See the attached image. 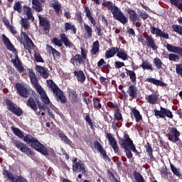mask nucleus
I'll return each mask as SVG.
<instances>
[{
	"instance_id": "15",
	"label": "nucleus",
	"mask_w": 182,
	"mask_h": 182,
	"mask_svg": "<svg viewBox=\"0 0 182 182\" xmlns=\"http://www.w3.org/2000/svg\"><path fill=\"white\" fill-rule=\"evenodd\" d=\"M106 137L108 139L109 144L113 149L114 154H117V155H119V146L117 144L116 139L112 136L111 133L109 132L106 134Z\"/></svg>"
},
{
	"instance_id": "9",
	"label": "nucleus",
	"mask_w": 182,
	"mask_h": 182,
	"mask_svg": "<svg viewBox=\"0 0 182 182\" xmlns=\"http://www.w3.org/2000/svg\"><path fill=\"white\" fill-rule=\"evenodd\" d=\"M5 102L7 106V109L15 115L20 117L23 114V109L20 107H18V105L10 99H6Z\"/></svg>"
},
{
	"instance_id": "29",
	"label": "nucleus",
	"mask_w": 182,
	"mask_h": 182,
	"mask_svg": "<svg viewBox=\"0 0 182 182\" xmlns=\"http://www.w3.org/2000/svg\"><path fill=\"white\" fill-rule=\"evenodd\" d=\"M85 62V60H82L81 55L80 54H75L71 60H70V63H72L73 65H77V63L79 65H81Z\"/></svg>"
},
{
	"instance_id": "30",
	"label": "nucleus",
	"mask_w": 182,
	"mask_h": 182,
	"mask_svg": "<svg viewBox=\"0 0 182 182\" xmlns=\"http://www.w3.org/2000/svg\"><path fill=\"white\" fill-rule=\"evenodd\" d=\"M144 149L147 153L148 157L150 158L151 160H154V155H153V147H151V144L149 141L144 145Z\"/></svg>"
},
{
	"instance_id": "58",
	"label": "nucleus",
	"mask_w": 182,
	"mask_h": 182,
	"mask_svg": "<svg viewBox=\"0 0 182 182\" xmlns=\"http://www.w3.org/2000/svg\"><path fill=\"white\" fill-rule=\"evenodd\" d=\"M94 147L95 149H97L100 153L105 149L98 141H94Z\"/></svg>"
},
{
	"instance_id": "4",
	"label": "nucleus",
	"mask_w": 182,
	"mask_h": 182,
	"mask_svg": "<svg viewBox=\"0 0 182 182\" xmlns=\"http://www.w3.org/2000/svg\"><path fill=\"white\" fill-rule=\"evenodd\" d=\"M105 6L111 11L114 19L119 21L122 24H126L128 22L127 18L123 14L117 6L112 4V1H107Z\"/></svg>"
},
{
	"instance_id": "43",
	"label": "nucleus",
	"mask_w": 182,
	"mask_h": 182,
	"mask_svg": "<svg viewBox=\"0 0 182 182\" xmlns=\"http://www.w3.org/2000/svg\"><path fill=\"white\" fill-rule=\"evenodd\" d=\"M93 107L95 109L100 110L102 108V104L100 102V98L97 97H93Z\"/></svg>"
},
{
	"instance_id": "45",
	"label": "nucleus",
	"mask_w": 182,
	"mask_h": 182,
	"mask_svg": "<svg viewBox=\"0 0 182 182\" xmlns=\"http://www.w3.org/2000/svg\"><path fill=\"white\" fill-rule=\"evenodd\" d=\"M65 31L67 32L68 31H73L74 34L77 32V28L75 25H72L70 23H65Z\"/></svg>"
},
{
	"instance_id": "28",
	"label": "nucleus",
	"mask_w": 182,
	"mask_h": 182,
	"mask_svg": "<svg viewBox=\"0 0 182 182\" xmlns=\"http://www.w3.org/2000/svg\"><path fill=\"white\" fill-rule=\"evenodd\" d=\"M125 70H126V74L129 77L131 82L134 85H136L137 84V77L136 75V73H134V71H133L132 70H127V68H125Z\"/></svg>"
},
{
	"instance_id": "24",
	"label": "nucleus",
	"mask_w": 182,
	"mask_h": 182,
	"mask_svg": "<svg viewBox=\"0 0 182 182\" xmlns=\"http://www.w3.org/2000/svg\"><path fill=\"white\" fill-rule=\"evenodd\" d=\"M60 37L62 40V43H63L66 48H72L75 47L74 44H73V43L70 41L69 38L67 37L65 33H62L61 34H60Z\"/></svg>"
},
{
	"instance_id": "48",
	"label": "nucleus",
	"mask_w": 182,
	"mask_h": 182,
	"mask_svg": "<svg viewBox=\"0 0 182 182\" xmlns=\"http://www.w3.org/2000/svg\"><path fill=\"white\" fill-rule=\"evenodd\" d=\"M161 175L164 176V178L168 177V176L173 175V173L167 169V166L161 168Z\"/></svg>"
},
{
	"instance_id": "31",
	"label": "nucleus",
	"mask_w": 182,
	"mask_h": 182,
	"mask_svg": "<svg viewBox=\"0 0 182 182\" xmlns=\"http://www.w3.org/2000/svg\"><path fill=\"white\" fill-rule=\"evenodd\" d=\"M146 100L151 105H156L157 104V101L159 100V96L155 93H152L146 97Z\"/></svg>"
},
{
	"instance_id": "33",
	"label": "nucleus",
	"mask_w": 182,
	"mask_h": 182,
	"mask_svg": "<svg viewBox=\"0 0 182 182\" xmlns=\"http://www.w3.org/2000/svg\"><path fill=\"white\" fill-rule=\"evenodd\" d=\"M84 11L85 12V16L90 21V22L95 26L96 25V21L95 19L92 16L91 11H90L89 8L87 6H85L84 8Z\"/></svg>"
},
{
	"instance_id": "2",
	"label": "nucleus",
	"mask_w": 182,
	"mask_h": 182,
	"mask_svg": "<svg viewBox=\"0 0 182 182\" xmlns=\"http://www.w3.org/2000/svg\"><path fill=\"white\" fill-rule=\"evenodd\" d=\"M118 139L119 144L121 148L124 149L128 159L133 158V153L136 156L140 155V151H137L136 145L133 142V139L129 137V135L127 133H124L123 137H119Z\"/></svg>"
},
{
	"instance_id": "39",
	"label": "nucleus",
	"mask_w": 182,
	"mask_h": 182,
	"mask_svg": "<svg viewBox=\"0 0 182 182\" xmlns=\"http://www.w3.org/2000/svg\"><path fill=\"white\" fill-rule=\"evenodd\" d=\"M140 67H141L144 70H154L153 65L152 64H151V63H149V60H145L144 61H142V64H141Z\"/></svg>"
},
{
	"instance_id": "41",
	"label": "nucleus",
	"mask_w": 182,
	"mask_h": 182,
	"mask_svg": "<svg viewBox=\"0 0 182 182\" xmlns=\"http://www.w3.org/2000/svg\"><path fill=\"white\" fill-rule=\"evenodd\" d=\"M114 119L115 121H117L118 122H124V118L120 112V109L119 108L118 109L114 110Z\"/></svg>"
},
{
	"instance_id": "19",
	"label": "nucleus",
	"mask_w": 182,
	"mask_h": 182,
	"mask_svg": "<svg viewBox=\"0 0 182 182\" xmlns=\"http://www.w3.org/2000/svg\"><path fill=\"white\" fill-rule=\"evenodd\" d=\"M127 14H129V19L130 22H132L133 24L140 21V18L139 17V15H137L136 11H134L133 9H128Z\"/></svg>"
},
{
	"instance_id": "54",
	"label": "nucleus",
	"mask_w": 182,
	"mask_h": 182,
	"mask_svg": "<svg viewBox=\"0 0 182 182\" xmlns=\"http://www.w3.org/2000/svg\"><path fill=\"white\" fill-rule=\"evenodd\" d=\"M21 25L22 28H23L25 30H27L30 26V23L28 19L22 18L21 21Z\"/></svg>"
},
{
	"instance_id": "3",
	"label": "nucleus",
	"mask_w": 182,
	"mask_h": 182,
	"mask_svg": "<svg viewBox=\"0 0 182 182\" xmlns=\"http://www.w3.org/2000/svg\"><path fill=\"white\" fill-rule=\"evenodd\" d=\"M27 71L28 72V76L31 80V84L34 86L36 91L39 93L41 95V97L43 102L46 105H49L50 100L48 97V95L45 91V90L41 87L40 84H38V78L33 72V70L32 68H28Z\"/></svg>"
},
{
	"instance_id": "18",
	"label": "nucleus",
	"mask_w": 182,
	"mask_h": 182,
	"mask_svg": "<svg viewBox=\"0 0 182 182\" xmlns=\"http://www.w3.org/2000/svg\"><path fill=\"white\" fill-rule=\"evenodd\" d=\"M166 49L168 52L176 53L180 55L181 58H182V48L181 47H177L176 46H172V44L167 43Z\"/></svg>"
},
{
	"instance_id": "63",
	"label": "nucleus",
	"mask_w": 182,
	"mask_h": 182,
	"mask_svg": "<svg viewBox=\"0 0 182 182\" xmlns=\"http://www.w3.org/2000/svg\"><path fill=\"white\" fill-rule=\"evenodd\" d=\"M35 59L38 63H44V60L42 58L41 54H39V53H35L34 55Z\"/></svg>"
},
{
	"instance_id": "60",
	"label": "nucleus",
	"mask_w": 182,
	"mask_h": 182,
	"mask_svg": "<svg viewBox=\"0 0 182 182\" xmlns=\"http://www.w3.org/2000/svg\"><path fill=\"white\" fill-rule=\"evenodd\" d=\"M176 74L182 78V65L181 64L176 65Z\"/></svg>"
},
{
	"instance_id": "14",
	"label": "nucleus",
	"mask_w": 182,
	"mask_h": 182,
	"mask_svg": "<svg viewBox=\"0 0 182 182\" xmlns=\"http://www.w3.org/2000/svg\"><path fill=\"white\" fill-rule=\"evenodd\" d=\"M39 18V25L41 26L45 31V33H49L50 30V23L46 17H42L41 16H38Z\"/></svg>"
},
{
	"instance_id": "25",
	"label": "nucleus",
	"mask_w": 182,
	"mask_h": 182,
	"mask_svg": "<svg viewBox=\"0 0 182 182\" xmlns=\"http://www.w3.org/2000/svg\"><path fill=\"white\" fill-rule=\"evenodd\" d=\"M145 81L149 83H152L156 86H159L162 87H167V84H166V82H163V81H160V80H157L156 78H146Z\"/></svg>"
},
{
	"instance_id": "35",
	"label": "nucleus",
	"mask_w": 182,
	"mask_h": 182,
	"mask_svg": "<svg viewBox=\"0 0 182 182\" xmlns=\"http://www.w3.org/2000/svg\"><path fill=\"white\" fill-rule=\"evenodd\" d=\"M84 29H85V37L89 39L91 38L92 36V28L87 24L84 23Z\"/></svg>"
},
{
	"instance_id": "64",
	"label": "nucleus",
	"mask_w": 182,
	"mask_h": 182,
	"mask_svg": "<svg viewBox=\"0 0 182 182\" xmlns=\"http://www.w3.org/2000/svg\"><path fill=\"white\" fill-rule=\"evenodd\" d=\"M14 11H16L18 13H20L21 11L22 6H21V4L19 1H18L15 4V5L14 6Z\"/></svg>"
},
{
	"instance_id": "51",
	"label": "nucleus",
	"mask_w": 182,
	"mask_h": 182,
	"mask_svg": "<svg viewBox=\"0 0 182 182\" xmlns=\"http://www.w3.org/2000/svg\"><path fill=\"white\" fill-rule=\"evenodd\" d=\"M58 160H60V162H58V166H60L65 170L70 171V168L68 166L67 164L65 161H63L60 156L58 157Z\"/></svg>"
},
{
	"instance_id": "53",
	"label": "nucleus",
	"mask_w": 182,
	"mask_h": 182,
	"mask_svg": "<svg viewBox=\"0 0 182 182\" xmlns=\"http://www.w3.org/2000/svg\"><path fill=\"white\" fill-rule=\"evenodd\" d=\"M172 29L174 32H176L179 35L182 36V26L180 25H173Z\"/></svg>"
},
{
	"instance_id": "42",
	"label": "nucleus",
	"mask_w": 182,
	"mask_h": 182,
	"mask_svg": "<svg viewBox=\"0 0 182 182\" xmlns=\"http://www.w3.org/2000/svg\"><path fill=\"white\" fill-rule=\"evenodd\" d=\"M47 47L48 48V50L50 51H51V53L53 54V59L59 60L60 58V53H59V51H58V50H55V48H53V47H52V46H47Z\"/></svg>"
},
{
	"instance_id": "59",
	"label": "nucleus",
	"mask_w": 182,
	"mask_h": 182,
	"mask_svg": "<svg viewBox=\"0 0 182 182\" xmlns=\"http://www.w3.org/2000/svg\"><path fill=\"white\" fill-rule=\"evenodd\" d=\"M85 120L89 124V126L90 127V129H93V128H94L93 122H92L91 117L89 114H87L85 116Z\"/></svg>"
},
{
	"instance_id": "52",
	"label": "nucleus",
	"mask_w": 182,
	"mask_h": 182,
	"mask_svg": "<svg viewBox=\"0 0 182 182\" xmlns=\"http://www.w3.org/2000/svg\"><path fill=\"white\" fill-rule=\"evenodd\" d=\"M171 171L173 172V175L176 176L178 177L179 178H181V173H180V170L176 168L173 164H171Z\"/></svg>"
},
{
	"instance_id": "46",
	"label": "nucleus",
	"mask_w": 182,
	"mask_h": 182,
	"mask_svg": "<svg viewBox=\"0 0 182 182\" xmlns=\"http://www.w3.org/2000/svg\"><path fill=\"white\" fill-rule=\"evenodd\" d=\"M99 50H100V43H99V41H95L92 44L91 53L93 55H95L99 52Z\"/></svg>"
},
{
	"instance_id": "44",
	"label": "nucleus",
	"mask_w": 182,
	"mask_h": 182,
	"mask_svg": "<svg viewBox=\"0 0 182 182\" xmlns=\"http://www.w3.org/2000/svg\"><path fill=\"white\" fill-rule=\"evenodd\" d=\"M59 137L62 139L63 141H64L65 144L69 146L73 145V141L64 133L59 134Z\"/></svg>"
},
{
	"instance_id": "8",
	"label": "nucleus",
	"mask_w": 182,
	"mask_h": 182,
	"mask_svg": "<svg viewBox=\"0 0 182 182\" xmlns=\"http://www.w3.org/2000/svg\"><path fill=\"white\" fill-rule=\"evenodd\" d=\"M154 116L157 119H165L166 117L173 119V117H174L173 112H171L170 109L164 107L163 106L160 107V110L154 109Z\"/></svg>"
},
{
	"instance_id": "27",
	"label": "nucleus",
	"mask_w": 182,
	"mask_h": 182,
	"mask_svg": "<svg viewBox=\"0 0 182 182\" xmlns=\"http://www.w3.org/2000/svg\"><path fill=\"white\" fill-rule=\"evenodd\" d=\"M73 74L76 77L77 82L80 83H84V82L85 81L86 77L83 71H82V70H79L78 71H74Z\"/></svg>"
},
{
	"instance_id": "1",
	"label": "nucleus",
	"mask_w": 182,
	"mask_h": 182,
	"mask_svg": "<svg viewBox=\"0 0 182 182\" xmlns=\"http://www.w3.org/2000/svg\"><path fill=\"white\" fill-rule=\"evenodd\" d=\"M11 129L16 136L21 139L23 138V141L26 142L33 149L36 150L45 156H48L49 155L48 148L44 144L41 143L37 137L33 136L30 134H27L24 136L21 129L17 127H12Z\"/></svg>"
},
{
	"instance_id": "62",
	"label": "nucleus",
	"mask_w": 182,
	"mask_h": 182,
	"mask_svg": "<svg viewBox=\"0 0 182 182\" xmlns=\"http://www.w3.org/2000/svg\"><path fill=\"white\" fill-rule=\"evenodd\" d=\"M107 105L109 108L114 109V111L119 108L117 104L115 105L112 102H107Z\"/></svg>"
},
{
	"instance_id": "5",
	"label": "nucleus",
	"mask_w": 182,
	"mask_h": 182,
	"mask_svg": "<svg viewBox=\"0 0 182 182\" xmlns=\"http://www.w3.org/2000/svg\"><path fill=\"white\" fill-rule=\"evenodd\" d=\"M47 84L55 95V97L57 99V101L60 102L61 104H65L67 102V98L64 95L62 90L58 87V85H56L53 80H47Z\"/></svg>"
},
{
	"instance_id": "12",
	"label": "nucleus",
	"mask_w": 182,
	"mask_h": 182,
	"mask_svg": "<svg viewBox=\"0 0 182 182\" xmlns=\"http://www.w3.org/2000/svg\"><path fill=\"white\" fill-rule=\"evenodd\" d=\"M15 88L20 97L23 98H28L29 97L28 90L23 85L21 84V82H16L15 84Z\"/></svg>"
},
{
	"instance_id": "16",
	"label": "nucleus",
	"mask_w": 182,
	"mask_h": 182,
	"mask_svg": "<svg viewBox=\"0 0 182 182\" xmlns=\"http://www.w3.org/2000/svg\"><path fill=\"white\" fill-rule=\"evenodd\" d=\"M127 92L132 99H136L139 95V88L136 86V84L130 85Z\"/></svg>"
},
{
	"instance_id": "37",
	"label": "nucleus",
	"mask_w": 182,
	"mask_h": 182,
	"mask_svg": "<svg viewBox=\"0 0 182 182\" xmlns=\"http://www.w3.org/2000/svg\"><path fill=\"white\" fill-rule=\"evenodd\" d=\"M117 56L122 60H126L128 58L127 53L124 48H121V50L117 48Z\"/></svg>"
},
{
	"instance_id": "13",
	"label": "nucleus",
	"mask_w": 182,
	"mask_h": 182,
	"mask_svg": "<svg viewBox=\"0 0 182 182\" xmlns=\"http://www.w3.org/2000/svg\"><path fill=\"white\" fill-rule=\"evenodd\" d=\"M144 38H145V44L148 48H151L153 50H157L159 46H156V41L153 38V36L150 34H144Z\"/></svg>"
},
{
	"instance_id": "26",
	"label": "nucleus",
	"mask_w": 182,
	"mask_h": 182,
	"mask_svg": "<svg viewBox=\"0 0 182 182\" xmlns=\"http://www.w3.org/2000/svg\"><path fill=\"white\" fill-rule=\"evenodd\" d=\"M131 112L134 115L136 123L143 121V116H141V114H140V111H139V109L135 107H132Z\"/></svg>"
},
{
	"instance_id": "17",
	"label": "nucleus",
	"mask_w": 182,
	"mask_h": 182,
	"mask_svg": "<svg viewBox=\"0 0 182 182\" xmlns=\"http://www.w3.org/2000/svg\"><path fill=\"white\" fill-rule=\"evenodd\" d=\"M68 97L71 103L77 104L80 102V98L78 94L76 92V90L74 89L68 90Z\"/></svg>"
},
{
	"instance_id": "20",
	"label": "nucleus",
	"mask_w": 182,
	"mask_h": 182,
	"mask_svg": "<svg viewBox=\"0 0 182 182\" xmlns=\"http://www.w3.org/2000/svg\"><path fill=\"white\" fill-rule=\"evenodd\" d=\"M38 100L35 99L33 97H29L27 102H26V105L27 107H30L31 109H33L35 112H36L38 109Z\"/></svg>"
},
{
	"instance_id": "21",
	"label": "nucleus",
	"mask_w": 182,
	"mask_h": 182,
	"mask_svg": "<svg viewBox=\"0 0 182 182\" xmlns=\"http://www.w3.org/2000/svg\"><path fill=\"white\" fill-rule=\"evenodd\" d=\"M12 63L19 73H23L25 71L24 67L22 65L21 61L19 60L18 56L16 55Z\"/></svg>"
},
{
	"instance_id": "32",
	"label": "nucleus",
	"mask_w": 182,
	"mask_h": 182,
	"mask_svg": "<svg viewBox=\"0 0 182 182\" xmlns=\"http://www.w3.org/2000/svg\"><path fill=\"white\" fill-rule=\"evenodd\" d=\"M118 50L117 47H112V48H109V50H107L105 51V58L106 59H109L111 58H113L114 55L117 53Z\"/></svg>"
},
{
	"instance_id": "47",
	"label": "nucleus",
	"mask_w": 182,
	"mask_h": 182,
	"mask_svg": "<svg viewBox=\"0 0 182 182\" xmlns=\"http://www.w3.org/2000/svg\"><path fill=\"white\" fill-rule=\"evenodd\" d=\"M153 63L157 70H160L163 68V65H164L163 61H161L160 58H157V57L156 58H154Z\"/></svg>"
},
{
	"instance_id": "6",
	"label": "nucleus",
	"mask_w": 182,
	"mask_h": 182,
	"mask_svg": "<svg viewBox=\"0 0 182 182\" xmlns=\"http://www.w3.org/2000/svg\"><path fill=\"white\" fill-rule=\"evenodd\" d=\"M14 146H16L21 152L25 154L28 156L34 155L33 150L28 145L15 138L11 139Z\"/></svg>"
},
{
	"instance_id": "10",
	"label": "nucleus",
	"mask_w": 182,
	"mask_h": 182,
	"mask_svg": "<svg viewBox=\"0 0 182 182\" xmlns=\"http://www.w3.org/2000/svg\"><path fill=\"white\" fill-rule=\"evenodd\" d=\"M3 175L9 182H27V179L23 176H14L12 172L6 168L4 169Z\"/></svg>"
},
{
	"instance_id": "34",
	"label": "nucleus",
	"mask_w": 182,
	"mask_h": 182,
	"mask_svg": "<svg viewBox=\"0 0 182 182\" xmlns=\"http://www.w3.org/2000/svg\"><path fill=\"white\" fill-rule=\"evenodd\" d=\"M33 9L36 10V12L40 13L43 10V6L40 3L39 0H32Z\"/></svg>"
},
{
	"instance_id": "55",
	"label": "nucleus",
	"mask_w": 182,
	"mask_h": 182,
	"mask_svg": "<svg viewBox=\"0 0 182 182\" xmlns=\"http://www.w3.org/2000/svg\"><path fill=\"white\" fill-rule=\"evenodd\" d=\"M51 42L53 44L58 47H61L63 46L62 40H59V38H57V37H53V40H51Z\"/></svg>"
},
{
	"instance_id": "38",
	"label": "nucleus",
	"mask_w": 182,
	"mask_h": 182,
	"mask_svg": "<svg viewBox=\"0 0 182 182\" xmlns=\"http://www.w3.org/2000/svg\"><path fill=\"white\" fill-rule=\"evenodd\" d=\"M134 178L136 182H147L143 177V175L137 171H134L133 172Z\"/></svg>"
},
{
	"instance_id": "40",
	"label": "nucleus",
	"mask_w": 182,
	"mask_h": 182,
	"mask_svg": "<svg viewBox=\"0 0 182 182\" xmlns=\"http://www.w3.org/2000/svg\"><path fill=\"white\" fill-rule=\"evenodd\" d=\"M16 39L20 41L21 44H23L25 43V41H27V38H30L28 36V34H26V33H25V31H21V36H16Z\"/></svg>"
},
{
	"instance_id": "57",
	"label": "nucleus",
	"mask_w": 182,
	"mask_h": 182,
	"mask_svg": "<svg viewBox=\"0 0 182 182\" xmlns=\"http://www.w3.org/2000/svg\"><path fill=\"white\" fill-rule=\"evenodd\" d=\"M25 12H26V14L28 17V18H27L28 21L29 19H32L33 21L34 20V17L33 16V14L31 13V9L30 7H26V9Z\"/></svg>"
},
{
	"instance_id": "50",
	"label": "nucleus",
	"mask_w": 182,
	"mask_h": 182,
	"mask_svg": "<svg viewBox=\"0 0 182 182\" xmlns=\"http://www.w3.org/2000/svg\"><path fill=\"white\" fill-rule=\"evenodd\" d=\"M156 36H159L164 39L169 38L168 33H166V31H161V30H156Z\"/></svg>"
},
{
	"instance_id": "22",
	"label": "nucleus",
	"mask_w": 182,
	"mask_h": 182,
	"mask_svg": "<svg viewBox=\"0 0 182 182\" xmlns=\"http://www.w3.org/2000/svg\"><path fill=\"white\" fill-rule=\"evenodd\" d=\"M36 70L40 73L43 79H47L49 76L48 68L42 67L41 65H36Z\"/></svg>"
},
{
	"instance_id": "11",
	"label": "nucleus",
	"mask_w": 182,
	"mask_h": 182,
	"mask_svg": "<svg viewBox=\"0 0 182 182\" xmlns=\"http://www.w3.org/2000/svg\"><path fill=\"white\" fill-rule=\"evenodd\" d=\"M73 171L76 173H82L85 174L86 173V168L85 164L77 158L73 160Z\"/></svg>"
},
{
	"instance_id": "36",
	"label": "nucleus",
	"mask_w": 182,
	"mask_h": 182,
	"mask_svg": "<svg viewBox=\"0 0 182 182\" xmlns=\"http://www.w3.org/2000/svg\"><path fill=\"white\" fill-rule=\"evenodd\" d=\"M22 45H23L24 48L28 50V52H30V50L33 49V48L35 47V44H33L31 38H27V40L26 41V43L24 42L23 44Z\"/></svg>"
},
{
	"instance_id": "23",
	"label": "nucleus",
	"mask_w": 182,
	"mask_h": 182,
	"mask_svg": "<svg viewBox=\"0 0 182 182\" xmlns=\"http://www.w3.org/2000/svg\"><path fill=\"white\" fill-rule=\"evenodd\" d=\"M1 36H2V41L4 42V44L5 45L6 48L11 51L16 50L14 46L12 45V43H11V41H10L9 38H8V37H6V36H5V34H2Z\"/></svg>"
},
{
	"instance_id": "7",
	"label": "nucleus",
	"mask_w": 182,
	"mask_h": 182,
	"mask_svg": "<svg viewBox=\"0 0 182 182\" xmlns=\"http://www.w3.org/2000/svg\"><path fill=\"white\" fill-rule=\"evenodd\" d=\"M181 135V132L177 129L175 127H168V133H166V136L168 139L173 143L176 144L180 141V136Z\"/></svg>"
},
{
	"instance_id": "49",
	"label": "nucleus",
	"mask_w": 182,
	"mask_h": 182,
	"mask_svg": "<svg viewBox=\"0 0 182 182\" xmlns=\"http://www.w3.org/2000/svg\"><path fill=\"white\" fill-rule=\"evenodd\" d=\"M75 20L77 21L80 24L82 23L83 18H82V14L81 11H77L75 12Z\"/></svg>"
},
{
	"instance_id": "61",
	"label": "nucleus",
	"mask_w": 182,
	"mask_h": 182,
	"mask_svg": "<svg viewBox=\"0 0 182 182\" xmlns=\"http://www.w3.org/2000/svg\"><path fill=\"white\" fill-rule=\"evenodd\" d=\"M101 155H102V158L105 161L107 162H110L111 159L109 156L107 154V151L105 149L102 150L101 152H100Z\"/></svg>"
},
{
	"instance_id": "56",
	"label": "nucleus",
	"mask_w": 182,
	"mask_h": 182,
	"mask_svg": "<svg viewBox=\"0 0 182 182\" xmlns=\"http://www.w3.org/2000/svg\"><path fill=\"white\" fill-rule=\"evenodd\" d=\"M168 60L170 61L176 62L177 60H180V55H178V54H168Z\"/></svg>"
}]
</instances>
